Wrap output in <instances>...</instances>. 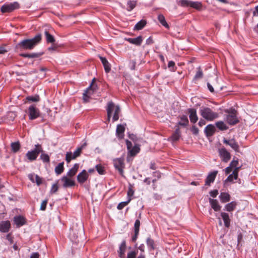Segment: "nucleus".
<instances>
[{"label": "nucleus", "mask_w": 258, "mask_h": 258, "mask_svg": "<svg viewBox=\"0 0 258 258\" xmlns=\"http://www.w3.org/2000/svg\"><path fill=\"white\" fill-rule=\"evenodd\" d=\"M41 40V35L37 34L31 39L22 40L18 44L19 48L23 50H31L33 49Z\"/></svg>", "instance_id": "nucleus-1"}, {"label": "nucleus", "mask_w": 258, "mask_h": 258, "mask_svg": "<svg viewBox=\"0 0 258 258\" xmlns=\"http://www.w3.org/2000/svg\"><path fill=\"white\" fill-rule=\"evenodd\" d=\"M106 111L107 113V120L108 121L110 120L113 113L112 121L113 122L117 121L119 119V114L120 112V108L119 105H115L113 102L110 101L107 103Z\"/></svg>", "instance_id": "nucleus-2"}, {"label": "nucleus", "mask_w": 258, "mask_h": 258, "mask_svg": "<svg viewBox=\"0 0 258 258\" xmlns=\"http://www.w3.org/2000/svg\"><path fill=\"white\" fill-rule=\"evenodd\" d=\"M200 115L206 120L212 121L219 117L218 113L213 111L210 108L205 107L200 109Z\"/></svg>", "instance_id": "nucleus-3"}, {"label": "nucleus", "mask_w": 258, "mask_h": 258, "mask_svg": "<svg viewBox=\"0 0 258 258\" xmlns=\"http://www.w3.org/2000/svg\"><path fill=\"white\" fill-rule=\"evenodd\" d=\"M42 152L41 145L37 144L35 145V148L33 150L27 152L26 157L29 161H33L35 160L39 154Z\"/></svg>", "instance_id": "nucleus-4"}, {"label": "nucleus", "mask_w": 258, "mask_h": 258, "mask_svg": "<svg viewBox=\"0 0 258 258\" xmlns=\"http://www.w3.org/2000/svg\"><path fill=\"white\" fill-rule=\"evenodd\" d=\"M19 8L20 5L17 2L7 3L2 6L1 11L3 13H10Z\"/></svg>", "instance_id": "nucleus-5"}, {"label": "nucleus", "mask_w": 258, "mask_h": 258, "mask_svg": "<svg viewBox=\"0 0 258 258\" xmlns=\"http://www.w3.org/2000/svg\"><path fill=\"white\" fill-rule=\"evenodd\" d=\"M28 114L30 120H34L41 116L39 109L35 104H32L28 107Z\"/></svg>", "instance_id": "nucleus-6"}, {"label": "nucleus", "mask_w": 258, "mask_h": 258, "mask_svg": "<svg viewBox=\"0 0 258 258\" xmlns=\"http://www.w3.org/2000/svg\"><path fill=\"white\" fill-rule=\"evenodd\" d=\"M126 145L128 150V155L129 156H134L140 151V148L138 145H135L132 147V142L127 140L126 141Z\"/></svg>", "instance_id": "nucleus-7"}, {"label": "nucleus", "mask_w": 258, "mask_h": 258, "mask_svg": "<svg viewBox=\"0 0 258 258\" xmlns=\"http://www.w3.org/2000/svg\"><path fill=\"white\" fill-rule=\"evenodd\" d=\"M114 166L121 176H123V168L124 167V160L119 158L113 160Z\"/></svg>", "instance_id": "nucleus-8"}, {"label": "nucleus", "mask_w": 258, "mask_h": 258, "mask_svg": "<svg viewBox=\"0 0 258 258\" xmlns=\"http://www.w3.org/2000/svg\"><path fill=\"white\" fill-rule=\"evenodd\" d=\"M218 152L223 162L227 163L230 160L231 154L225 148L222 147L219 149Z\"/></svg>", "instance_id": "nucleus-9"}, {"label": "nucleus", "mask_w": 258, "mask_h": 258, "mask_svg": "<svg viewBox=\"0 0 258 258\" xmlns=\"http://www.w3.org/2000/svg\"><path fill=\"white\" fill-rule=\"evenodd\" d=\"M223 142L224 144L229 145L235 152L239 151V146L237 142H236V141L235 140V139H232L230 140H227L226 139H224Z\"/></svg>", "instance_id": "nucleus-10"}, {"label": "nucleus", "mask_w": 258, "mask_h": 258, "mask_svg": "<svg viewBox=\"0 0 258 258\" xmlns=\"http://www.w3.org/2000/svg\"><path fill=\"white\" fill-rule=\"evenodd\" d=\"M60 180L63 182L62 186L64 188L72 187L75 185V182L74 180L68 177L67 176H62Z\"/></svg>", "instance_id": "nucleus-11"}, {"label": "nucleus", "mask_w": 258, "mask_h": 258, "mask_svg": "<svg viewBox=\"0 0 258 258\" xmlns=\"http://www.w3.org/2000/svg\"><path fill=\"white\" fill-rule=\"evenodd\" d=\"M226 120L230 125H234L238 122L239 120L234 112L226 116Z\"/></svg>", "instance_id": "nucleus-12"}, {"label": "nucleus", "mask_w": 258, "mask_h": 258, "mask_svg": "<svg viewBox=\"0 0 258 258\" xmlns=\"http://www.w3.org/2000/svg\"><path fill=\"white\" fill-rule=\"evenodd\" d=\"M188 112L190 122L192 123H196L198 120L196 109L195 108H189L188 109Z\"/></svg>", "instance_id": "nucleus-13"}, {"label": "nucleus", "mask_w": 258, "mask_h": 258, "mask_svg": "<svg viewBox=\"0 0 258 258\" xmlns=\"http://www.w3.org/2000/svg\"><path fill=\"white\" fill-rule=\"evenodd\" d=\"M89 174L85 170H83L77 175V181L81 184L84 183L88 178Z\"/></svg>", "instance_id": "nucleus-14"}, {"label": "nucleus", "mask_w": 258, "mask_h": 258, "mask_svg": "<svg viewBox=\"0 0 258 258\" xmlns=\"http://www.w3.org/2000/svg\"><path fill=\"white\" fill-rule=\"evenodd\" d=\"M216 132L215 126L212 124H210L206 126L204 130V133L206 137L212 136Z\"/></svg>", "instance_id": "nucleus-15"}, {"label": "nucleus", "mask_w": 258, "mask_h": 258, "mask_svg": "<svg viewBox=\"0 0 258 258\" xmlns=\"http://www.w3.org/2000/svg\"><path fill=\"white\" fill-rule=\"evenodd\" d=\"M218 171H214L213 172H212L210 173L207 176L206 181H205V185H210L211 183H213L216 177V175L217 174Z\"/></svg>", "instance_id": "nucleus-16"}, {"label": "nucleus", "mask_w": 258, "mask_h": 258, "mask_svg": "<svg viewBox=\"0 0 258 258\" xmlns=\"http://www.w3.org/2000/svg\"><path fill=\"white\" fill-rule=\"evenodd\" d=\"M126 248V242L125 240H123L119 245V250L118 251V256L120 258H125Z\"/></svg>", "instance_id": "nucleus-17"}, {"label": "nucleus", "mask_w": 258, "mask_h": 258, "mask_svg": "<svg viewBox=\"0 0 258 258\" xmlns=\"http://www.w3.org/2000/svg\"><path fill=\"white\" fill-rule=\"evenodd\" d=\"M14 221L17 227H20L26 223L25 218L22 216H15L14 218Z\"/></svg>", "instance_id": "nucleus-18"}, {"label": "nucleus", "mask_w": 258, "mask_h": 258, "mask_svg": "<svg viewBox=\"0 0 258 258\" xmlns=\"http://www.w3.org/2000/svg\"><path fill=\"white\" fill-rule=\"evenodd\" d=\"M209 201L210 205H211L212 208L215 211L217 212V211H219L220 210L221 206L219 205V204L217 200L209 198Z\"/></svg>", "instance_id": "nucleus-19"}, {"label": "nucleus", "mask_w": 258, "mask_h": 258, "mask_svg": "<svg viewBox=\"0 0 258 258\" xmlns=\"http://www.w3.org/2000/svg\"><path fill=\"white\" fill-rule=\"evenodd\" d=\"M95 79L94 78L92 80V82L94 81ZM93 83H92L88 87L87 90L83 93V101L84 102L87 103L89 101V96L88 95V93L90 94V91L92 89H94V86L92 85Z\"/></svg>", "instance_id": "nucleus-20"}, {"label": "nucleus", "mask_w": 258, "mask_h": 258, "mask_svg": "<svg viewBox=\"0 0 258 258\" xmlns=\"http://www.w3.org/2000/svg\"><path fill=\"white\" fill-rule=\"evenodd\" d=\"M10 222L9 221H2L0 223V231L2 232H8L10 228Z\"/></svg>", "instance_id": "nucleus-21"}, {"label": "nucleus", "mask_w": 258, "mask_h": 258, "mask_svg": "<svg viewBox=\"0 0 258 258\" xmlns=\"http://www.w3.org/2000/svg\"><path fill=\"white\" fill-rule=\"evenodd\" d=\"M220 215L224 221L225 226L227 228H229L230 226L231 222L229 214L225 212H221Z\"/></svg>", "instance_id": "nucleus-22"}, {"label": "nucleus", "mask_w": 258, "mask_h": 258, "mask_svg": "<svg viewBox=\"0 0 258 258\" xmlns=\"http://www.w3.org/2000/svg\"><path fill=\"white\" fill-rule=\"evenodd\" d=\"M99 58L103 65L105 72L106 73H109L111 70V68L110 64L108 61V60L106 59L105 57L101 56H99Z\"/></svg>", "instance_id": "nucleus-23"}, {"label": "nucleus", "mask_w": 258, "mask_h": 258, "mask_svg": "<svg viewBox=\"0 0 258 258\" xmlns=\"http://www.w3.org/2000/svg\"><path fill=\"white\" fill-rule=\"evenodd\" d=\"M126 40L130 43L136 45H140L143 41V38L141 36H139L136 38H128Z\"/></svg>", "instance_id": "nucleus-24"}, {"label": "nucleus", "mask_w": 258, "mask_h": 258, "mask_svg": "<svg viewBox=\"0 0 258 258\" xmlns=\"http://www.w3.org/2000/svg\"><path fill=\"white\" fill-rule=\"evenodd\" d=\"M125 127L121 124H118L116 130V134L118 138L122 139L124 136Z\"/></svg>", "instance_id": "nucleus-25"}, {"label": "nucleus", "mask_w": 258, "mask_h": 258, "mask_svg": "<svg viewBox=\"0 0 258 258\" xmlns=\"http://www.w3.org/2000/svg\"><path fill=\"white\" fill-rule=\"evenodd\" d=\"M221 203H225L230 201V196L227 192H221L219 197Z\"/></svg>", "instance_id": "nucleus-26"}, {"label": "nucleus", "mask_w": 258, "mask_h": 258, "mask_svg": "<svg viewBox=\"0 0 258 258\" xmlns=\"http://www.w3.org/2000/svg\"><path fill=\"white\" fill-rule=\"evenodd\" d=\"M79 167V164L76 163L74 165L73 167L71 168L67 173V175L69 177L74 176L77 173Z\"/></svg>", "instance_id": "nucleus-27"}, {"label": "nucleus", "mask_w": 258, "mask_h": 258, "mask_svg": "<svg viewBox=\"0 0 258 258\" xmlns=\"http://www.w3.org/2000/svg\"><path fill=\"white\" fill-rule=\"evenodd\" d=\"M180 120L178 121L177 124L179 125L185 127L188 124V119L187 116L185 115H183L179 117Z\"/></svg>", "instance_id": "nucleus-28"}, {"label": "nucleus", "mask_w": 258, "mask_h": 258, "mask_svg": "<svg viewBox=\"0 0 258 258\" xmlns=\"http://www.w3.org/2000/svg\"><path fill=\"white\" fill-rule=\"evenodd\" d=\"M237 206V203L235 201L231 202L225 206V210L228 212H232L235 210Z\"/></svg>", "instance_id": "nucleus-29"}, {"label": "nucleus", "mask_w": 258, "mask_h": 258, "mask_svg": "<svg viewBox=\"0 0 258 258\" xmlns=\"http://www.w3.org/2000/svg\"><path fill=\"white\" fill-rule=\"evenodd\" d=\"M180 137V132L179 128L178 127L176 128L175 132L170 137V140L173 142H176L178 141Z\"/></svg>", "instance_id": "nucleus-30"}, {"label": "nucleus", "mask_w": 258, "mask_h": 258, "mask_svg": "<svg viewBox=\"0 0 258 258\" xmlns=\"http://www.w3.org/2000/svg\"><path fill=\"white\" fill-rule=\"evenodd\" d=\"M86 146V143H84L83 145H82L80 147H79L77 148L76 150L73 153V158H75V159L81 155L82 151L83 149L85 148Z\"/></svg>", "instance_id": "nucleus-31"}, {"label": "nucleus", "mask_w": 258, "mask_h": 258, "mask_svg": "<svg viewBox=\"0 0 258 258\" xmlns=\"http://www.w3.org/2000/svg\"><path fill=\"white\" fill-rule=\"evenodd\" d=\"M44 35L46 38V41L47 43H53L55 42V39L53 35L50 34L49 32L45 30L44 31Z\"/></svg>", "instance_id": "nucleus-32"}, {"label": "nucleus", "mask_w": 258, "mask_h": 258, "mask_svg": "<svg viewBox=\"0 0 258 258\" xmlns=\"http://www.w3.org/2000/svg\"><path fill=\"white\" fill-rule=\"evenodd\" d=\"M78 232L77 233H75V231L74 229H72L70 230V234H69V237L70 239L74 242H77V239L78 238Z\"/></svg>", "instance_id": "nucleus-33"}, {"label": "nucleus", "mask_w": 258, "mask_h": 258, "mask_svg": "<svg viewBox=\"0 0 258 258\" xmlns=\"http://www.w3.org/2000/svg\"><path fill=\"white\" fill-rule=\"evenodd\" d=\"M146 21L145 20H141L138 22L134 27V29L137 30H140L142 29L146 25Z\"/></svg>", "instance_id": "nucleus-34"}, {"label": "nucleus", "mask_w": 258, "mask_h": 258, "mask_svg": "<svg viewBox=\"0 0 258 258\" xmlns=\"http://www.w3.org/2000/svg\"><path fill=\"white\" fill-rule=\"evenodd\" d=\"M64 163L63 162L59 163L55 167V172L57 175H59L62 173L64 170L63 167Z\"/></svg>", "instance_id": "nucleus-35"}, {"label": "nucleus", "mask_w": 258, "mask_h": 258, "mask_svg": "<svg viewBox=\"0 0 258 258\" xmlns=\"http://www.w3.org/2000/svg\"><path fill=\"white\" fill-rule=\"evenodd\" d=\"M158 20L163 26L166 28H169V25L166 22L164 16L162 14L158 15Z\"/></svg>", "instance_id": "nucleus-36"}, {"label": "nucleus", "mask_w": 258, "mask_h": 258, "mask_svg": "<svg viewBox=\"0 0 258 258\" xmlns=\"http://www.w3.org/2000/svg\"><path fill=\"white\" fill-rule=\"evenodd\" d=\"M11 147L12 152L16 153L20 150L21 146L19 142H16L12 143Z\"/></svg>", "instance_id": "nucleus-37"}, {"label": "nucleus", "mask_w": 258, "mask_h": 258, "mask_svg": "<svg viewBox=\"0 0 258 258\" xmlns=\"http://www.w3.org/2000/svg\"><path fill=\"white\" fill-rule=\"evenodd\" d=\"M216 126L221 131H224L228 129V126L222 121H219L216 122Z\"/></svg>", "instance_id": "nucleus-38"}, {"label": "nucleus", "mask_w": 258, "mask_h": 258, "mask_svg": "<svg viewBox=\"0 0 258 258\" xmlns=\"http://www.w3.org/2000/svg\"><path fill=\"white\" fill-rule=\"evenodd\" d=\"M146 243L150 250H154L155 248L154 241L150 237H148L147 239Z\"/></svg>", "instance_id": "nucleus-39"}, {"label": "nucleus", "mask_w": 258, "mask_h": 258, "mask_svg": "<svg viewBox=\"0 0 258 258\" xmlns=\"http://www.w3.org/2000/svg\"><path fill=\"white\" fill-rule=\"evenodd\" d=\"M190 8L195 9L198 10H200L202 7V4L199 2H192L190 3Z\"/></svg>", "instance_id": "nucleus-40"}, {"label": "nucleus", "mask_w": 258, "mask_h": 258, "mask_svg": "<svg viewBox=\"0 0 258 258\" xmlns=\"http://www.w3.org/2000/svg\"><path fill=\"white\" fill-rule=\"evenodd\" d=\"M137 4V2L135 1H129L127 3V8L126 10L130 12L132 10H133L136 7Z\"/></svg>", "instance_id": "nucleus-41"}, {"label": "nucleus", "mask_w": 258, "mask_h": 258, "mask_svg": "<svg viewBox=\"0 0 258 258\" xmlns=\"http://www.w3.org/2000/svg\"><path fill=\"white\" fill-rule=\"evenodd\" d=\"M95 169L97 172L100 175H104L105 173L104 167L101 164H97L95 166Z\"/></svg>", "instance_id": "nucleus-42"}, {"label": "nucleus", "mask_w": 258, "mask_h": 258, "mask_svg": "<svg viewBox=\"0 0 258 258\" xmlns=\"http://www.w3.org/2000/svg\"><path fill=\"white\" fill-rule=\"evenodd\" d=\"M191 2V1L189 0H179L178 4L182 7H190Z\"/></svg>", "instance_id": "nucleus-43"}, {"label": "nucleus", "mask_w": 258, "mask_h": 258, "mask_svg": "<svg viewBox=\"0 0 258 258\" xmlns=\"http://www.w3.org/2000/svg\"><path fill=\"white\" fill-rule=\"evenodd\" d=\"M26 100L28 102H37L40 100V97L38 95L29 96L27 97Z\"/></svg>", "instance_id": "nucleus-44"}, {"label": "nucleus", "mask_w": 258, "mask_h": 258, "mask_svg": "<svg viewBox=\"0 0 258 258\" xmlns=\"http://www.w3.org/2000/svg\"><path fill=\"white\" fill-rule=\"evenodd\" d=\"M132 199L129 198V199L125 202H120L117 207L118 210H122L125 206H126L131 201Z\"/></svg>", "instance_id": "nucleus-45"}, {"label": "nucleus", "mask_w": 258, "mask_h": 258, "mask_svg": "<svg viewBox=\"0 0 258 258\" xmlns=\"http://www.w3.org/2000/svg\"><path fill=\"white\" fill-rule=\"evenodd\" d=\"M40 159L42 160L43 162L48 163L50 161L49 156L48 154L41 152L40 155Z\"/></svg>", "instance_id": "nucleus-46"}, {"label": "nucleus", "mask_w": 258, "mask_h": 258, "mask_svg": "<svg viewBox=\"0 0 258 258\" xmlns=\"http://www.w3.org/2000/svg\"><path fill=\"white\" fill-rule=\"evenodd\" d=\"M203 76V73L202 69L200 67L198 68V71L197 72L195 77L194 80H197L200 78H202Z\"/></svg>", "instance_id": "nucleus-47"}, {"label": "nucleus", "mask_w": 258, "mask_h": 258, "mask_svg": "<svg viewBox=\"0 0 258 258\" xmlns=\"http://www.w3.org/2000/svg\"><path fill=\"white\" fill-rule=\"evenodd\" d=\"M238 176H236V174H233V172H232V174H229L225 179V182H232L234 179L236 180Z\"/></svg>", "instance_id": "nucleus-48"}, {"label": "nucleus", "mask_w": 258, "mask_h": 258, "mask_svg": "<svg viewBox=\"0 0 258 258\" xmlns=\"http://www.w3.org/2000/svg\"><path fill=\"white\" fill-rule=\"evenodd\" d=\"M75 159L73 158V154L71 152H68L66 155V160L67 163L70 162L72 160Z\"/></svg>", "instance_id": "nucleus-49"}, {"label": "nucleus", "mask_w": 258, "mask_h": 258, "mask_svg": "<svg viewBox=\"0 0 258 258\" xmlns=\"http://www.w3.org/2000/svg\"><path fill=\"white\" fill-rule=\"evenodd\" d=\"M168 67L171 71H175L176 69L175 66V62L172 60L169 61L168 63Z\"/></svg>", "instance_id": "nucleus-50"}, {"label": "nucleus", "mask_w": 258, "mask_h": 258, "mask_svg": "<svg viewBox=\"0 0 258 258\" xmlns=\"http://www.w3.org/2000/svg\"><path fill=\"white\" fill-rule=\"evenodd\" d=\"M58 188V187L57 185V183H54L51 186V189L50 191V194H53L55 193L57 191Z\"/></svg>", "instance_id": "nucleus-51"}, {"label": "nucleus", "mask_w": 258, "mask_h": 258, "mask_svg": "<svg viewBox=\"0 0 258 258\" xmlns=\"http://www.w3.org/2000/svg\"><path fill=\"white\" fill-rule=\"evenodd\" d=\"M140 226V221L139 220L137 219L136 220V221L135 222V224H134L135 231L139 232Z\"/></svg>", "instance_id": "nucleus-52"}, {"label": "nucleus", "mask_w": 258, "mask_h": 258, "mask_svg": "<svg viewBox=\"0 0 258 258\" xmlns=\"http://www.w3.org/2000/svg\"><path fill=\"white\" fill-rule=\"evenodd\" d=\"M137 252L135 250L129 251L127 254V258H136Z\"/></svg>", "instance_id": "nucleus-53"}, {"label": "nucleus", "mask_w": 258, "mask_h": 258, "mask_svg": "<svg viewBox=\"0 0 258 258\" xmlns=\"http://www.w3.org/2000/svg\"><path fill=\"white\" fill-rule=\"evenodd\" d=\"M229 165L232 168L236 167L238 165V160H235L233 159L231 162H230Z\"/></svg>", "instance_id": "nucleus-54"}, {"label": "nucleus", "mask_w": 258, "mask_h": 258, "mask_svg": "<svg viewBox=\"0 0 258 258\" xmlns=\"http://www.w3.org/2000/svg\"><path fill=\"white\" fill-rule=\"evenodd\" d=\"M42 182V178L39 177L38 175H35V182L38 186H39Z\"/></svg>", "instance_id": "nucleus-55"}, {"label": "nucleus", "mask_w": 258, "mask_h": 258, "mask_svg": "<svg viewBox=\"0 0 258 258\" xmlns=\"http://www.w3.org/2000/svg\"><path fill=\"white\" fill-rule=\"evenodd\" d=\"M47 202V200H45L42 201V202L41 204V206L40 208L41 210L44 211L46 209Z\"/></svg>", "instance_id": "nucleus-56"}, {"label": "nucleus", "mask_w": 258, "mask_h": 258, "mask_svg": "<svg viewBox=\"0 0 258 258\" xmlns=\"http://www.w3.org/2000/svg\"><path fill=\"white\" fill-rule=\"evenodd\" d=\"M43 53H29V58H37L42 55Z\"/></svg>", "instance_id": "nucleus-57"}, {"label": "nucleus", "mask_w": 258, "mask_h": 258, "mask_svg": "<svg viewBox=\"0 0 258 258\" xmlns=\"http://www.w3.org/2000/svg\"><path fill=\"white\" fill-rule=\"evenodd\" d=\"M209 194L211 197L216 198L218 195V190L217 189H214L210 191Z\"/></svg>", "instance_id": "nucleus-58"}, {"label": "nucleus", "mask_w": 258, "mask_h": 258, "mask_svg": "<svg viewBox=\"0 0 258 258\" xmlns=\"http://www.w3.org/2000/svg\"><path fill=\"white\" fill-rule=\"evenodd\" d=\"M191 131L194 135H197L199 134V129L197 127L194 125L191 128Z\"/></svg>", "instance_id": "nucleus-59"}, {"label": "nucleus", "mask_w": 258, "mask_h": 258, "mask_svg": "<svg viewBox=\"0 0 258 258\" xmlns=\"http://www.w3.org/2000/svg\"><path fill=\"white\" fill-rule=\"evenodd\" d=\"M153 175L154 177H157V179H160L161 177V173L159 171L153 172Z\"/></svg>", "instance_id": "nucleus-60"}, {"label": "nucleus", "mask_w": 258, "mask_h": 258, "mask_svg": "<svg viewBox=\"0 0 258 258\" xmlns=\"http://www.w3.org/2000/svg\"><path fill=\"white\" fill-rule=\"evenodd\" d=\"M28 176L30 180L33 183H35V174L34 173L29 174Z\"/></svg>", "instance_id": "nucleus-61"}, {"label": "nucleus", "mask_w": 258, "mask_h": 258, "mask_svg": "<svg viewBox=\"0 0 258 258\" xmlns=\"http://www.w3.org/2000/svg\"><path fill=\"white\" fill-rule=\"evenodd\" d=\"M134 194V191L132 189V188L130 187L127 191V197L128 199L129 198H131V197L133 196Z\"/></svg>", "instance_id": "nucleus-62"}, {"label": "nucleus", "mask_w": 258, "mask_h": 258, "mask_svg": "<svg viewBox=\"0 0 258 258\" xmlns=\"http://www.w3.org/2000/svg\"><path fill=\"white\" fill-rule=\"evenodd\" d=\"M240 166H237L236 167L233 168L234 169L233 170V174H236V176H238V172L239 171V169L240 168Z\"/></svg>", "instance_id": "nucleus-63"}, {"label": "nucleus", "mask_w": 258, "mask_h": 258, "mask_svg": "<svg viewBox=\"0 0 258 258\" xmlns=\"http://www.w3.org/2000/svg\"><path fill=\"white\" fill-rule=\"evenodd\" d=\"M232 169V168L230 165H229V166L225 168L224 170L225 174H229L231 172Z\"/></svg>", "instance_id": "nucleus-64"}]
</instances>
